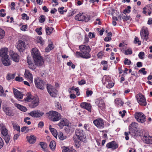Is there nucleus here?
<instances>
[{
    "label": "nucleus",
    "instance_id": "f257e3e1",
    "mask_svg": "<svg viewBox=\"0 0 152 152\" xmlns=\"http://www.w3.org/2000/svg\"><path fill=\"white\" fill-rule=\"evenodd\" d=\"M138 124L134 122H132L129 126L128 132H125L124 135L126 136L125 139L128 140L129 139L128 135L130 134L132 136L136 137L140 135V133L139 132L137 127Z\"/></svg>",
    "mask_w": 152,
    "mask_h": 152
},
{
    "label": "nucleus",
    "instance_id": "f03ea898",
    "mask_svg": "<svg viewBox=\"0 0 152 152\" xmlns=\"http://www.w3.org/2000/svg\"><path fill=\"white\" fill-rule=\"evenodd\" d=\"M79 48L82 53L76 52V56L77 57H81L84 58H89L91 56L89 53L91 49L88 45H82L79 46Z\"/></svg>",
    "mask_w": 152,
    "mask_h": 152
},
{
    "label": "nucleus",
    "instance_id": "7ed1b4c3",
    "mask_svg": "<svg viewBox=\"0 0 152 152\" xmlns=\"http://www.w3.org/2000/svg\"><path fill=\"white\" fill-rule=\"evenodd\" d=\"M26 96L24 101L25 102H30L28 104L30 107L34 108L39 105V101L37 97L32 95L30 92L27 93Z\"/></svg>",
    "mask_w": 152,
    "mask_h": 152
},
{
    "label": "nucleus",
    "instance_id": "20e7f679",
    "mask_svg": "<svg viewBox=\"0 0 152 152\" xmlns=\"http://www.w3.org/2000/svg\"><path fill=\"white\" fill-rule=\"evenodd\" d=\"M31 53L35 64L39 66L43 65L44 60L43 57L40 56L38 49L36 48H33Z\"/></svg>",
    "mask_w": 152,
    "mask_h": 152
},
{
    "label": "nucleus",
    "instance_id": "39448f33",
    "mask_svg": "<svg viewBox=\"0 0 152 152\" xmlns=\"http://www.w3.org/2000/svg\"><path fill=\"white\" fill-rule=\"evenodd\" d=\"M48 118L53 121H57L60 120L61 115L55 111H51L46 113Z\"/></svg>",
    "mask_w": 152,
    "mask_h": 152
},
{
    "label": "nucleus",
    "instance_id": "423d86ee",
    "mask_svg": "<svg viewBox=\"0 0 152 152\" xmlns=\"http://www.w3.org/2000/svg\"><path fill=\"white\" fill-rule=\"evenodd\" d=\"M0 127L1 130V134L2 137L6 143H8L10 140V137L8 133V130L3 124H0Z\"/></svg>",
    "mask_w": 152,
    "mask_h": 152
},
{
    "label": "nucleus",
    "instance_id": "0eeeda50",
    "mask_svg": "<svg viewBox=\"0 0 152 152\" xmlns=\"http://www.w3.org/2000/svg\"><path fill=\"white\" fill-rule=\"evenodd\" d=\"M34 82L36 86L38 88L43 90L44 88L45 83L42 80L39 78L35 79Z\"/></svg>",
    "mask_w": 152,
    "mask_h": 152
},
{
    "label": "nucleus",
    "instance_id": "6e6552de",
    "mask_svg": "<svg viewBox=\"0 0 152 152\" xmlns=\"http://www.w3.org/2000/svg\"><path fill=\"white\" fill-rule=\"evenodd\" d=\"M47 88L48 92L50 95L53 97H56L58 91L54 89L50 84H47Z\"/></svg>",
    "mask_w": 152,
    "mask_h": 152
},
{
    "label": "nucleus",
    "instance_id": "1a4fd4ad",
    "mask_svg": "<svg viewBox=\"0 0 152 152\" xmlns=\"http://www.w3.org/2000/svg\"><path fill=\"white\" fill-rule=\"evenodd\" d=\"M135 118L139 122L143 123L145 121L146 117L142 113H136L135 116Z\"/></svg>",
    "mask_w": 152,
    "mask_h": 152
},
{
    "label": "nucleus",
    "instance_id": "9d476101",
    "mask_svg": "<svg viewBox=\"0 0 152 152\" xmlns=\"http://www.w3.org/2000/svg\"><path fill=\"white\" fill-rule=\"evenodd\" d=\"M44 113L39 110H35L28 113V115L34 118H40L43 116Z\"/></svg>",
    "mask_w": 152,
    "mask_h": 152
},
{
    "label": "nucleus",
    "instance_id": "9b49d317",
    "mask_svg": "<svg viewBox=\"0 0 152 152\" xmlns=\"http://www.w3.org/2000/svg\"><path fill=\"white\" fill-rule=\"evenodd\" d=\"M76 135L80 141L83 142L85 141V135L83 133V131L80 129H77L75 131Z\"/></svg>",
    "mask_w": 152,
    "mask_h": 152
},
{
    "label": "nucleus",
    "instance_id": "f8f14e48",
    "mask_svg": "<svg viewBox=\"0 0 152 152\" xmlns=\"http://www.w3.org/2000/svg\"><path fill=\"white\" fill-rule=\"evenodd\" d=\"M137 99L138 103L141 105L145 106L146 102L143 95L141 94H139L137 95Z\"/></svg>",
    "mask_w": 152,
    "mask_h": 152
},
{
    "label": "nucleus",
    "instance_id": "ddd939ff",
    "mask_svg": "<svg viewBox=\"0 0 152 152\" xmlns=\"http://www.w3.org/2000/svg\"><path fill=\"white\" fill-rule=\"evenodd\" d=\"M69 121L65 118H63L58 124V126L61 129H62L64 126H66L67 128L65 129L66 131H68L69 129Z\"/></svg>",
    "mask_w": 152,
    "mask_h": 152
},
{
    "label": "nucleus",
    "instance_id": "4468645a",
    "mask_svg": "<svg viewBox=\"0 0 152 152\" xmlns=\"http://www.w3.org/2000/svg\"><path fill=\"white\" fill-rule=\"evenodd\" d=\"M83 13L77 15L75 17L76 20L80 21H84L85 22H88L90 20L88 17H86L83 15Z\"/></svg>",
    "mask_w": 152,
    "mask_h": 152
},
{
    "label": "nucleus",
    "instance_id": "2eb2a0df",
    "mask_svg": "<svg viewBox=\"0 0 152 152\" xmlns=\"http://www.w3.org/2000/svg\"><path fill=\"white\" fill-rule=\"evenodd\" d=\"M26 47L25 42L22 40H19L17 45V48L20 52H23Z\"/></svg>",
    "mask_w": 152,
    "mask_h": 152
},
{
    "label": "nucleus",
    "instance_id": "dca6fc26",
    "mask_svg": "<svg viewBox=\"0 0 152 152\" xmlns=\"http://www.w3.org/2000/svg\"><path fill=\"white\" fill-rule=\"evenodd\" d=\"M94 124L97 127L100 128H103L104 127V124L102 119L100 118L96 119L93 121Z\"/></svg>",
    "mask_w": 152,
    "mask_h": 152
},
{
    "label": "nucleus",
    "instance_id": "f3484780",
    "mask_svg": "<svg viewBox=\"0 0 152 152\" xmlns=\"http://www.w3.org/2000/svg\"><path fill=\"white\" fill-rule=\"evenodd\" d=\"M140 34L141 38L143 39H145V40H147L148 39L149 33L147 30L142 29L140 31Z\"/></svg>",
    "mask_w": 152,
    "mask_h": 152
},
{
    "label": "nucleus",
    "instance_id": "a211bd4d",
    "mask_svg": "<svg viewBox=\"0 0 152 152\" xmlns=\"http://www.w3.org/2000/svg\"><path fill=\"white\" fill-rule=\"evenodd\" d=\"M10 54L14 61L16 62H19V56L16 53H14L11 50L10 51Z\"/></svg>",
    "mask_w": 152,
    "mask_h": 152
},
{
    "label": "nucleus",
    "instance_id": "6ab92c4d",
    "mask_svg": "<svg viewBox=\"0 0 152 152\" xmlns=\"http://www.w3.org/2000/svg\"><path fill=\"white\" fill-rule=\"evenodd\" d=\"M106 147L108 148H111L113 150H114L118 148V145L115 141H112L108 143L106 145Z\"/></svg>",
    "mask_w": 152,
    "mask_h": 152
},
{
    "label": "nucleus",
    "instance_id": "aec40b11",
    "mask_svg": "<svg viewBox=\"0 0 152 152\" xmlns=\"http://www.w3.org/2000/svg\"><path fill=\"white\" fill-rule=\"evenodd\" d=\"M13 91L15 97L18 99H21L23 97V94L17 89L13 88Z\"/></svg>",
    "mask_w": 152,
    "mask_h": 152
},
{
    "label": "nucleus",
    "instance_id": "412c9836",
    "mask_svg": "<svg viewBox=\"0 0 152 152\" xmlns=\"http://www.w3.org/2000/svg\"><path fill=\"white\" fill-rule=\"evenodd\" d=\"M8 56H5V58H1L2 62L3 64L5 66H9L11 64L10 60L8 58Z\"/></svg>",
    "mask_w": 152,
    "mask_h": 152
},
{
    "label": "nucleus",
    "instance_id": "4be33fe9",
    "mask_svg": "<svg viewBox=\"0 0 152 152\" xmlns=\"http://www.w3.org/2000/svg\"><path fill=\"white\" fill-rule=\"evenodd\" d=\"M82 107L87 110L89 112L91 111V106L90 104L86 102L82 103L80 104Z\"/></svg>",
    "mask_w": 152,
    "mask_h": 152
},
{
    "label": "nucleus",
    "instance_id": "5701e85b",
    "mask_svg": "<svg viewBox=\"0 0 152 152\" xmlns=\"http://www.w3.org/2000/svg\"><path fill=\"white\" fill-rule=\"evenodd\" d=\"M8 51V49L6 48H3L0 50V56L1 58H5V56H8L7 54Z\"/></svg>",
    "mask_w": 152,
    "mask_h": 152
},
{
    "label": "nucleus",
    "instance_id": "b1692460",
    "mask_svg": "<svg viewBox=\"0 0 152 152\" xmlns=\"http://www.w3.org/2000/svg\"><path fill=\"white\" fill-rule=\"evenodd\" d=\"M28 57H27V62L28 63V67L32 69H35L36 67V66H37L36 64H34L33 63L31 60L29 59Z\"/></svg>",
    "mask_w": 152,
    "mask_h": 152
},
{
    "label": "nucleus",
    "instance_id": "393cba45",
    "mask_svg": "<svg viewBox=\"0 0 152 152\" xmlns=\"http://www.w3.org/2000/svg\"><path fill=\"white\" fill-rule=\"evenodd\" d=\"M3 110L6 113V114L9 116H11L14 115V114L12 110L9 108L4 107H3Z\"/></svg>",
    "mask_w": 152,
    "mask_h": 152
},
{
    "label": "nucleus",
    "instance_id": "a878e982",
    "mask_svg": "<svg viewBox=\"0 0 152 152\" xmlns=\"http://www.w3.org/2000/svg\"><path fill=\"white\" fill-rule=\"evenodd\" d=\"M25 75L26 77L29 80V82L31 83L32 82V75L31 73L28 70H25Z\"/></svg>",
    "mask_w": 152,
    "mask_h": 152
},
{
    "label": "nucleus",
    "instance_id": "bb28decb",
    "mask_svg": "<svg viewBox=\"0 0 152 152\" xmlns=\"http://www.w3.org/2000/svg\"><path fill=\"white\" fill-rule=\"evenodd\" d=\"M27 140L30 144H33L35 142L36 137L34 135H31L30 136L27 137Z\"/></svg>",
    "mask_w": 152,
    "mask_h": 152
},
{
    "label": "nucleus",
    "instance_id": "cd10ccee",
    "mask_svg": "<svg viewBox=\"0 0 152 152\" xmlns=\"http://www.w3.org/2000/svg\"><path fill=\"white\" fill-rule=\"evenodd\" d=\"M15 105L18 108L22 111L25 112L27 110L26 108L23 106L17 104H15Z\"/></svg>",
    "mask_w": 152,
    "mask_h": 152
},
{
    "label": "nucleus",
    "instance_id": "c85d7f7f",
    "mask_svg": "<svg viewBox=\"0 0 152 152\" xmlns=\"http://www.w3.org/2000/svg\"><path fill=\"white\" fill-rule=\"evenodd\" d=\"M51 126L50 125L49 128V129L51 132L52 134L57 139V131L54 128H52L51 127Z\"/></svg>",
    "mask_w": 152,
    "mask_h": 152
},
{
    "label": "nucleus",
    "instance_id": "c756f323",
    "mask_svg": "<svg viewBox=\"0 0 152 152\" xmlns=\"http://www.w3.org/2000/svg\"><path fill=\"white\" fill-rule=\"evenodd\" d=\"M57 135L59 139L61 140H63L66 138V136L64 135L63 133L61 132H58Z\"/></svg>",
    "mask_w": 152,
    "mask_h": 152
},
{
    "label": "nucleus",
    "instance_id": "7c9ffc66",
    "mask_svg": "<svg viewBox=\"0 0 152 152\" xmlns=\"http://www.w3.org/2000/svg\"><path fill=\"white\" fill-rule=\"evenodd\" d=\"M56 144L54 140L52 141L49 145L50 148L53 150H54L55 149Z\"/></svg>",
    "mask_w": 152,
    "mask_h": 152
},
{
    "label": "nucleus",
    "instance_id": "2f4dec72",
    "mask_svg": "<svg viewBox=\"0 0 152 152\" xmlns=\"http://www.w3.org/2000/svg\"><path fill=\"white\" fill-rule=\"evenodd\" d=\"M142 139L146 143L148 144L150 143V141L148 138L147 137H146L145 136H144L143 137Z\"/></svg>",
    "mask_w": 152,
    "mask_h": 152
},
{
    "label": "nucleus",
    "instance_id": "473e14b6",
    "mask_svg": "<svg viewBox=\"0 0 152 152\" xmlns=\"http://www.w3.org/2000/svg\"><path fill=\"white\" fill-rule=\"evenodd\" d=\"M15 76V75L14 74H8L7 76V79L8 80L13 79L14 78Z\"/></svg>",
    "mask_w": 152,
    "mask_h": 152
},
{
    "label": "nucleus",
    "instance_id": "72a5a7b5",
    "mask_svg": "<svg viewBox=\"0 0 152 152\" xmlns=\"http://www.w3.org/2000/svg\"><path fill=\"white\" fill-rule=\"evenodd\" d=\"M46 32L47 34L49 35L52 32L53 30V28L51 27L50 28L49 27H48L46 28Z\"/></svg>",
    "mask_w": 152,
    "mask_h": 152
},
{
    "label": "nucleus",
    "instance_id": "f704fd0d",
    "mask_svg": "<svg viewBox=\"0 0 152 152\" xmlns=\"http://www.w3.org/2000/svg\"><path fill=\"white\" fill-rule=\"evenodd\" d=\"M12 125L14 129L17 131L18 132H20V127L18 125L15 123H13Z\"/></svg>",
    "mask_w": 152,
    "mask_h": 152
},
{
    "label": "nucleus",
    "instance_id": "c9c22d12",
    "mask_svg": "<svg viewBox=\"0 0 152 152\" xmlns=\"http://www.w3.org/2000/svg\"><path fill=\"white\" fill-rule=\"evenodd\" d=\"M40 145L41 146V148L43 149H46L47 147V144L44 142H40Z\"/></svg>",
    "mask_w": 152,
    "mask_h": 152
},
{
    "label": "nucleus",
    "instance_id": "e433bc0d",
    "mask_svg": "<svg viewBox=\"0 0 152 152\" xmlns=\"http://www.w3.org/2000/svg\"><path fill=\"white\" fill-rule=\"evenodd\" d=\"M5 34V31L4 30L1 29H0V39H3Z\"/></svg>",
    "mask_w": 152,
    "mask_h": 152
},
{
    "label": "nucleus",
    "instance_id": "4c0bfd02",
    "mask_svg": "<svg viewBox=\"0 0 152 152\" xmlns=\"http://www.w3.org/2000/svg\"><path fill=\"white\" fill-rule=\"evenodd\" d=\"M130 16H127L126 15H123L122 16V18L123 20L124 21H127L129 20L130 18Z\"/></svg>",
    "mask_w": 152,
    "mask_h": 152
},
{
    "label": "nucleus",
    "instance_id": "58836bf2",
    "mask_svg": "<svg viewBox=\"0 0 152 152\" xmlns=\"http://www.w3.org/2000/svg\"><path fill=\"white\" fill-rule=\"evenodd\" d=\"M104 106V104L103 102V100L100 101L98 104V106L101 108H103Z\"/></svg>",
    "mask_w": 152,
    "mask_h": 152
},
{
    "label": "nucleus",
    "instance_id": "ea45409f",
    "mask_svg": "<svg viewBox=\"0 0 152 152\" xmlns=\"http://www.w3.org/2000/svg\"><path fill=\"white\" fill-rule=\"evenodd\" d=\"M38 42L40 43L41 45H43L44 44V41L42 39V38L41 37H39L37 38Z\"/></svg>",
    "mask_w": 152,
    "mask_h": 152
},
{
    "label": "nucleus",
    "instance_id": "a19ab883",
    "mask_svg": "<svg viewBox=\"0 0 152 152\" xmlns=\"http://www.w3.org/2000/svg\"><path fill=\"white\" fill-rule=\"evenodd\" d=\"M114 85V83L111 82L108 83V84L106 86V87L109 88L113 87Z\"/></svg>",
    "mask_w": 152,
    "mask_h": 152
},
{
    "label": "nucleus",
    "instance_id": "79ce46f5",
    "mask_svg": "<svg viewBox=\"0 0 152 152\" xmlns=\"http://www.w3.org/2000/svg\"><path fill=\"white\" fill-rule=\"evenodd\" d=\"M22 18L23 19H26V20H28L29 19V18L27 15L25 13H23L22 15Z\"/></svg>",
    "mask_w": 152,
    "mask_h": 152
},
{
    "label": "nucleus",
    "instance_id": "37998d69",
    "mask_svg": "<svg viewBox=\"0 0 152 152\" xmlns=\"http://www.w3.org/2000/svg\"><path fill=\"white\" fill-rule=\"evenodd\" d=\"M132 53V52L131 49H129L125 51V54L126 55L131 54Z\"/></svg>",
    "mask_w": 152,
    "mask_h": 152
},
{
    "label": "nucleus",
    "instance_id": "c03bdc74",
    "mask_svg": "<svg viewBox=\"0 0 152 152\" xmlns=\"http://www.w3.org/2000/svg\"><path fill=\"white\" fill-rule=\"evenodd\" d=\"M134 42V43L135 44H136L137 43L139 45H141V42L139 40L138 38L137 37H135Z\"/></svg>",
    "mask_w": 152,
    "mask_h": 152
},
{
    "label": "nucleus",
    "instance_id": "a18cd8bd",
    "mask_svg": "<svg viewBox=\"0 0 152 152\" xmlns=\"http://www.w3.org/2000/svg\"><path fill=\"white\" fill-rule=\"evenodd\" d=\"M45 21V16L41 15L40 16L39 21L41 23H43Z\"/></svg>",
    "mask_w": 152,
    "mask_h": 152
},
{
    "label": "nucleus",
    "instance_id": "49530a36",
    "mask_svg": "<svg viewBox=\"0 0 152 152\" xmlns=\"http://www.w3.org/2000/svg\"><path fill=\"white\" fill-rule=\"evenodd\" d=\"M131 62L129 60L128 58H125L124 64L125 65H129L130 64Z\"/></svg>",
    "mask_w": 152,
    "mask_h": 152
},
{
    "label": "nucleus",
    "instance_id": "de8ad7c7",
    "mask_svg": "<svg viewBox=\"0 0 152 152\" xmlns=\"http://www.w3.org/2000/svg\"><path fill=\"white\" fill-rule=\"evenodd\" d=\"M139 72H142L143 75H146L147 72L145 71V68H142L139 71Z\"/></svg>",
    "mask_w": 152,
    "mask_h": 152
},
{
    "label": "nucleus",
    "instance_id": "09e8293b",
    "mask_svg": "<svg viewBox=\"0 0 152 152\" xmlns=\"http://www.w3.org/2000/svg\"><path fill=\"white\" fill-rule=\"evenodd\" d=\"M30 119V118L29 117H26L24 118V121L26 123H27V124L28 125H30L31 124V122L29 121H28V122H26V121H27L28 120H29Z\"/></svg>",
    "mask_w": 152,
    "mask_h": 152
},
{
    "label": "nucleus",
    "instance_id": "8fccbe9b",
    "mask_svg": "<svg viewBox=\"0 0 152 152\" xmlns=\"http://www.w3.org/2000/svg\"><path fill=\"white\" fill-rule=\"evenodd\" d=\"M144 55L145 54L144 52H141L139 53L138 56L140 58L142 59L144 58L143 56H144Z\"/></svg>",
    "mask_w": 152,
    "mask_h": 152
},
{
    "label": "nucleus",
    "instance_id": "3c124183",
    "mask_svg": "<svg viewBox=\"0 0 152 152\" xmlns=\"http://www.w3.org/2000/svg\"><path fill=\"white\" fill-rule=\"evenodd\" d=\"M4 95V91L3 87L0 86V96H2Z\"/></svg>",
    "mask_w": 152,
    "mask_h": 152
},
{
    "label": "nucleus",
    "instance_id": "603ef678",
    "mask_svg": "<svg viewBox=\"0 0 152 152\" xmlns=\"http://www.w3.org/2000/svg\"><path fill=\"white\" fill-rule=\"evenodd\" d=\"M93 94V92L91 91H89L88 90H87L86 92V96L87 97L89 96L90 95L91 96Z\"/></svg>",
    "mask_w": 152,
    "mask_h": 152
},
{
    "label": "nucleus",
    "instance_id": "864d4df0",
    "mask_svg": "<svg viewBox=\"0 0 152 152\" xmlns=\"http://www.w3.org/2000/svg\"><path fill=\"white\" fill-rule=\"evenodd\" d=\"M4 145V142L2 138L0 137V149L3 147Z\"/></svg>",
    "mask_w": 152,
    "mask_h": 152
},
{
    "label": "nucleus",
    "instance_id": "5fc2aeb1",
    "mask_svg": "<svg viewBox=\"0 0 152 152\" xmlns=\"http://www.w3.org/2000/svg\"><path fill=\"white\" fill-rule=\"evenodd\" d=\"M15 79L16 81L19 82H21L23 80V79L22 77H16Z\"/></svg>",
    "mask_w": 152,
    "mask_h": 152
},
{
    "label": "nucleus",
    "instance_id": "6e6d98bb",
    "mask_svg": "<svg viewBox=\"0 0 152 152\" xmlns=\"http://www.w3.org/2000/svg\"><path fill=\"white\" fill-rule=\"evenodd\" d=\"M56 107H57V108H58L59 110H62L61 105L59 103V102H57L56 104Z\"/></svg>",
    "mask_w": 152,
    "mask_h": 152
},
{
    "label": "nucleus",
    "instance_id": "4d7b16f0",
    "mask_svg": "<svg viewBox=\"0 0 152 152\" xmlns=\"http://www.w3.org/2000/svg\"><path fill=\"white\" fill-rule=\"evenodd\" d=\"M78 83L79 85H81L85 84L86 83V81L85 80H82L80 81H78Z\"/></svg>",
    "mask_w": 152,
    "mask_h": 152
},
{
    "label": "nucleus",
    "instance_id": "13d9d810",
    "mask_svg": "<svg viewBox=\"0 0 152 152\" xmlns=\"http://www.w3.org/2000/svg\"><path fill=\"white\" fill-rule=\"evenodd\" d=\"M88 36L90 38H94L95 37V35L94 33H92L91 32H89L88 34Z\"/></svg>",
    "mask_w": 152,
    "mask_h": 152
},
{
    "label": "nucleus",
    "instance_id": "bf43d9fd",
    "mask_svg": "<svg viewBox=\"0 0 152 152\" xmlns=\"http://www.w3.org/2000/svg\"><path fill=\"white\" fill-rule=\"evenodd\" d=\"M44 126V123L42 121L40 122L38 124V127L42 128Z\"/></svg>",
    "mask_w": 152,
    "mask_h": 152
},
{
    "label": "nucleus",
    "instance_id": "052dcab7",
    "mask_svg": "<svg viewBox=\"0 0 152 152\" xmlns=\"http://www.w3.org/2000/svg\"><path fill=\"white\" fill-rule=\"evenodd\" d=\"M27 25H24L22 26L20 28V29L23 31H25L27 29Z\"/></svg>",
    "mask_w": 152,
    "mask_h": 152
},
{
    "label": "nucleus",
    "instance_id": "680f3d73",
    "mask_svg": "<svg viewBox=\"0 0 152 152\" xmlns=\"http://www.w3.org/2000/svg\"><path fill=\"white\" fill-rule=\"evenodd\" d=\"M112 39V38L110 37H105L104 39V41L105 42H108L109 41L111 40Z\"/></svg>",
    "mask_w": 152,
    "mask_h": 152
},
{
    "label": "nucleus",
    "instance_id": "e2e57ef3",
    "mask_svg": "<svg viewBox=\"0 0 152 152\" xmlns=\"http://www.w3.org/2000/svg\"><path fill=\"white\" fill-rule=\"evenodd\" d=\"M103 55V53L102 52H99L97 55V56H98V58H101L102 56Z\"/></svg>",
    "mask_w": 152,
    "mask_h": 152
},
{
    "label": "nucleus",
    "instance_id": "0e129e2a",
    "mask_svg": "<svg viewBox=\"0 0 152 152\" xmlns=\"http://www.w3.org/2000/svg\"><path fill=\"white\" fill-rule=\"evenodd\" d=\"M35 31L39 35H41L42 34L41 31H39V29H38V28H36L35 30Z\"/></svg>",
    "mask_w": 152,
    "mask_h": 152
},
{
    "label": "nucleus",
    "instance_id": "69168bd1",
    "mask_svg": "<svg viewBox=\"0 0 152 152\" xmlns=\"http://www.w3.org/2000/svg\"><path fill=\"white\" fill-rule=\"evenodd\" d=\"M130 12H131L130 10H129L128 9H126L124 10L123 13L124 14H126V13H129Z\"/></svg>",
    "mask_w": 152,
    "mask_h": 152
},
{
    "label": "nucleus",
    "instance_id": "338daca9",
    "mask_svg": "<svg viewBox=\"0 0 152 152\" xmlns=\"http://www.w3.org/2000/svg\"><path fill=\"white\" fill-rule=\"evenodd\" d=\"M152 23V19L151 18H149L148 21V24L151 25Z\"/></svg>",
    "mask_w": 152,
    "mask_h": 152
},
{
    "label": "nucleus",
    "instance_id": "774afa93",
    "mask_svg": "<svg viewBox=\"0 0 152 152\" xmlns=\"http://www.w3.org/2000/svg\"><path fill=\"white\" fill-rule=\"evenodd\" d=\"M68 152H77L76 151L73 149L72 148H71L70 149L68 148Z\"/></svg>",
    "mask_w": 152,
    "mask_h": 152
}]
</instances>
